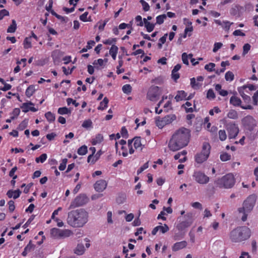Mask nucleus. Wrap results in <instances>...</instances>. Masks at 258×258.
I'll use <instances>...</instances> for the list:
<instances>
[{"label": "nucleus", "instance_id": "obj_60", "mask_svg": "<svg viewBox=\"0 0 258 258\" xmlns=\"http://www.w3.org/2000/svg\"><path fill=\"white\" fill-rule=\"evenodd\" d=\"M182 60L183 63H184L185 64H186V65L189 64V62H188V55L185 52L183 53L182 54Z\"/></svg>", "mask_w": 258, "mask_h": 258}, {"label": "nucleus", "instance_id": "obj_34", "mask_svg": "<svg viewBox=\"0 0 258 258\" xmlns=\"http://www.w3.org/2000/svg\"><path fill=\"white\" fill-rule=\"evenodd\" d=\"M78 154L80 155H84L87 153V147L83 145L78 150Z\"/></svg>", "mask_w": 258, "mask_h": 258}, {"label": "nucleus", "instance_id": "obj_50", "mask_svg": "<svg viewBox=\"0 0 258 258\" xmlns=\"http://www.w3.org/2000/svg\"><path fill=\"white\" fill-rule=\"evenodd\" d=\"M158 230L162 233H165L169 230V227L166 224L164 226H158Z\"/></svg>", "mask_w": 258, "mask_h": 258}, {"label": "nucleus", "instance_id": "obj_20", "mask_svg": "<svg viewBox=\"0 0 258 258\" xmlns=\"http://www.w3.org/2000/svg\"><path fill=\"white\" fill-rule=\"evenodd\" d=\"M35 247V246L32 244L31 240H30L28 244L25 247L24 250L22 253V255L23 256H25L27 253L31 251L32 250H33Z\"/></svg>", "mask_w": 258, "mask_h": 258}, {"label": "nucleus", "instance_id": "obj_9", "mask_svg": "<svg viewBox=\"0 0 258 258\" xmlns=\"http://www.w3.org/2000/svg\"><path fill=\"white\" fill-rule=\"evenodd\" d=\"M175 116L174 115H168L162 118L157 117L155 120L156 124L159 128H162L165 125L171 123L175 119Z\"/></svg>", "mask_w": 258, "mask_h": 258}, {"label": "nucleus", "instance_id": "obj_49", "mask_svg": "<svg viewBox=\"0 0 258 258\" xmlns=\"http://www.w3.org/2000/svg\"><path fill=\"white\" fill-rule=\"evenodd\" d=\"M207 98L208 99H214L215 98V95L213 89H209L207 93Z\"/></svg>", "mask_w": 258, "mask_h": 258}, {"label": "nucleus", "instance_id": "obj_47", "mask_svg": "<svg viewBox=\"0 0 258 258\" xmlns=\"http://www.w3.org/2000/svg\"><path fill=\"white\" fill-rule=\"evenodd\" d=\"M145 27L147 29L148 32H151L154 30L155 27V24H152L150 22L146 23V25L145 26Z\"/></svg>", "mask_w": 258, "mask_h": 258}, {"label": "nucleus", "instance_id": "obj_33", "mask_svg": "<svg viewBox=\"0 0 258 258\" xmlns=\"http://www.w3.org/2000/svg\"><path fill=\"white\" fill-rule=\"evenodd\" d=\"M228 117L231 119H237L238 118V113L234 110H230L227 114Z\"/></svg>", "mask_w": 258, "mask_h": 258}, {"label": "nucleus", "instance_id": "obj_41", "mask_svg": "<svg viewBox=\"0 0 258 258\" xmlns=\"http://www.w3.org/2000/svg\"><path fill=\"white\" fill-rule=\"evenodd\" d=\"M28 120L26 119H25L23 121H22L18 127V130H19L20 131L24 130L27 127L28 125Z\"/></svg>", "mask_w": 258, "mask_h": 258}, {"label": "nucleus", "instance_id": "obj_46", "mask_svg": "<svg viewBox=\"0 0 258 258\" xmlns=\"http://www.w3.org/2000/svg\"><path fill=\"white\" fill-rule=\"evenodd\" d=\"M220 159L222 161H227L231 159V156L227 153H224L220 155Z\"/></svg>", "mask_w": 258, "mask_h": 258}, {"label": "nucleus", "instance_id": "obj_5", "mask_svg": "<svg viewBox=\"0 0 258 258\" xmlns=\"http://www.w3.org/2000/svg\"><path fill=\"white\" fill-rule=\"evenodd\" d=\"M211 146L208 143H204L202 150L201 153L195 156V160L197 163L201 164L207 160L210 153Z\"/></svg>", "mask_w": 258, "mask_h": 258}, {"label": "nucleus", "instance_id": "obj_53", "mask_svg": "<svg viewBox=\"0 0 258 258\" xmlns=\"http://www.w3.org/2000/svg\"><path fill=\"white\" fill-rule=\"evenodd\" d=\"M126 199V197L124 195H121L117 197L116 199V202L119 204L123 203Z\"/></svg>", "mask_w": 258, "mask_h": 258}, {"label": "nucleus", "instance_id": "obj_43", "mask_svg": "<svg viewBox=\"0 0 258 258\" xmlns=\"http://www.w3.org/2000/svg\"><path fill=\"white\" fill-rule=\"evenodd\" d=\"M47 158V155L46 154H41L39 157L36 158L35 161L37 163H39L41 162V163H43Z\"/></svg>", "mask_w": 258, "mask_h": 258}, {"label": "nucleus", "instance_id": "obj_62", "mask_svg": "<svg viewBox=\"0 0 258 258\" xmlns=\"http://www.w3.org/2000/svg\"><path fill=\"white\" fill-rule=\"evenodd\" d=\"M9 210L10 212H12L15 210V206L14 205V202L12 200L8 202Z\"/></svg>", "mask_w": 258, "mask_h": 258}, {"label": "nucleus", "instance_id": "obj_59", "mask_svg": "<svg viewBox=\"0 0 258 258\" xmlns=\"http://www.w3.org/2000/svg\"><path fill=\"white\" fill-rule=\"evenodd\" d=\"M17 170V167L16 166H15L10 171L9 176L11 177H12L13 179H15L17 178V176L14 175V173Z\"/></svg>", "mask_w": 258, "mask_h": 258}, {"label": "nucleus", "instance_id": "obj_16", "mask_svg": "<svg viewBox=\"0 0 258 258\" xmlns=\"http://www.w3.org/2000/svg\"><path fill=\"white\" fill-rule=\"evenodd\" d=\"M134 142V146L136 149H140L141 151L142 150V147H144V145L142 143L141 141V137H135L133 138Z\"/></svg>", "mask_w": 258, "mask_h": 258}, {"label": "nucleus", "instance_id": "obj_52", "mask_svg": "<svg viewBox=\"0 0 258 258\" xmlns=\"http://www.w3.org/2000/svg\"><path fill=\"white\" fill-rule=\"evenodd\" d=\"M104 61L107 62V59H102L101 58H99L97 60H95L93 62V64L95 66L97 65V64H99L100 66H102L104 64Z\"/></svg>", "mask_w": 258, "mask_h": 258}, {"label": "nucleus", "instance_id": "obj_11", "mask_svg": "<svg viewBox=\"0 0 258 258\" xmlns=\"http://www.w3.org/2000/svg\"><path fill=\"white\" fill-rule=\"evenodd\" d=\"M226 128L228 133V136L230 139H234L237 136L239 129L236 124L233 122L227 123Z\"/></svg>", "mask_w": 258, "mask_h": 258}, {"label": "nucleus", "instance_id": "obj_30", "mask_svg": "<svg viewBox=\"0 0 258 258\" xmlns=\"http://www.w3.org/2000/svg\"><path fill=\"white\" fill-rule=\"evenodd\" d=\"M85 251V248L83 244H78L75 250V253L78 255L82 254Z\"/></svg>", "mask_w": 258, "mask_h": 258}, {"label": "nucleus", "instance_id": "obj_21", "mask_svg": "<svg viewBox=\"0 0 258 258\" xmlns=\"http://www.w3.org/2000/svg\"><path fill=\"white\" fill-rule=\"evenodd\" d=\"M186 96V93L184 91H178L174 98L177 102H178L185 99Z\"/></svg>", "mask_w": 258, "mask_h": 258}, {"label": "nucleus", "instance_id": "obj_2", "mask_svg": "<svg viewBox=\"0 0 258 258\" xmlns=\"http://www.w3.org/2000/svg\"><path fill=\"white\" fill-rule=\"evenodd\" d=\"M89 220V213L84 209L73 210L68 213L67 223L74 228H81Z\"/></svg>", "mask_w": 258, "mask_h": 258}, {"label": "nucleus", "instance_id": "obj_7", "mask_svg": "<svg viewBox=\"0 0 258 258\" xmlns=\"http://www.w3.org/2000/svg\"><path fill=\"white\" fill-rule=\"evenodd\" d=\"M89 201V198L85 194H80L73 200L69 207V209H72L77 207L83 206Z\"/></svg>", "mask_w": 258, "mask_h": 258}, {"label": "nucleus", "instance_id": "obj_48", "mask_svg": "<svg viewBox=\"0 0 258 258\" xmlns=\"http://www.w3.org/2000/svg\"><path fill=\"white\" fill-rule=\"evenodd\" d=\"M20 112V110L19 108H15L12 113V114L13 115V116H11V118L12 119H15L19 115Z\"/></svg>", "mask_w": 258, "mask_h": 258}, {"label": "nucleus", "instance_id": "obj_25", "mask_svg": "<svg viewBox=\"0 0 258 258\" xmlns=\"http://www.w3.org/2000/svg\"><path fill=\"white\" fill-rule=\"evenodd\" d=\"M117 51L118 47L115 45H112L109 50V53L114 60L116 59V56L117 53Z\"/></svg>", "mask_w": 258, "mask_h": 258}, {"label": "nucleus", "instance_id": "obj_35", "mask_svg": "<svg viewBox=\"0 0 258 258\" xmlns=\"http://www.w3.org/2000/svg\"><path fill=\"white\" fill-rule=\"evenodd\" d=\"M166 18V15L163 14L156 17V23L159 25L162 24L164 20Z\"/></svg>", "mask_w": 258, "mask_h": 258}, {"label": "nucleus", "instance_id": "obj_44", "mask_svg": "<svg viewBox=\"0 0 258 258\" xmlns=\"http://www.w3.org/2000/svg\"><path fill=\"white\" fill-rule=\"evenodd\" d=\"M251 47V46L248 43L245 44L243 46V52H242V55L243 56L245 55L249 50H250Z\"/></svg>", "mask_w": 258, "mask_h": 258}, {"label": "nucleus", "instance_id": "obj_26", "mask_svg": "<svg viewBox=\"0 0 258 258\" xmlns=\"http://www.w3.org/2000/svg\"><path fill=\"white\" fill-rule=\"evenodd\" d=\"M59 229L53 228L50 230V235L51 237L55 239H59Z\"/></svg>", "mask_w": 258, "mask_h": 258}, {"label": "nucleus", "instance_id": "obj_23", "mask_svg": "<svg viewBox=\"0 0 258 258\" xmlns=\"http://www.w3.org/2000/svg\"><path fill=\"white\" fill-rule=\"evenodd\" d=\"M190 85L193 89L198 90L202 87V83L197 82V81H196V79L195 78H192L190 79Z\"/></svg>", "mask_w": 258, "mask_h": 258}, {"label": "nucleus", "instance_id": "obj_38", "mask_svg": "<svg viewBox=\"0 0 258 258\" xmlns=\"http://www.w3.org/2000/svg\"><path fill=\"white\" fill-rule=\"evenodd\" d=\"M122 90L124 93L129 94L132 91V87L130 84H126L122 87Z\"/></svg>", "mask_w": 258, "mask_h": 258}, {"label": "nucleus", "instance_id": "obj_57", "mask_svg": "<svg viewBox=\"0 0 258 258\" xmlns=\"http://www.w3.org/2000/svg\"><path fill=\"white\" fill-rule=\"evenodd\" d=\"M223 44L221 42H216L214 45V48L213 49V51L214 52H217L220 48H221Z\"/></svg>", "mask_w": 258, "mask_h": 258}, {"label": "nucleus", "instance_id": "obj_58", "mask_svg": "<svg viewBox=\"0 0 258 258\" xmlns=\"http://www.w3.org/2000/svg\"><path fill=\"white\" fill-rule=\"evenodd\" d=\"M123 64V61L120 60L118 62V66L117 67V73L118 74H121L122 73H123L124 71V70L123 69H120L121 67H122Z\"/></svg>", "mask_w": 258, "mask_h": 258}, {"label": "nucleus", "instance_id": "obj_42", "mask_svg": "<svg viewBox=\"0 0 258 258\" xmlns=\"http://www.w3.org/2000/svg\"><path fill=\"white\" fill-rule=\"evenodd\" d=\"M219 137L221 141H225L227 138V135L225 131L224 130H220L219 131Z\"/></svg>", "mask_w": 258, "mask_h": 258}, {"label": "nucleus", "instance_id": "obj_45", "mask_svg": "<svg viewBox=\"0 0 258 258\" xmlns=\"http://www.w3.org/2000/svg\"><path fill=\"white\" fill-rule=\"evenodd\" d=\"M215 67V63L210 62L205 66V69L209 72H212L214 70Z\"/></svg>", "mask_w": 258, "mask_h": 258}, {"label": "nucleus", "instance_id": "obj_10", "mask_svg": "<svg viewBox=\"0 0 258 258\" xmlns=\"http://www.w3.org/2000/svg\"><path fill=\"white\" fill-rule=\"evenodd\" d=\"M161 93L159 87L153 86L150 87L148 91L147 98L152 101H155L159 98Z\"/></svg>", "mask_w": 258, "mask_h": 258}, {"label": "nucleus", "instance_id": "obj_24", "mask_svg": "<svg viewBox=\"0 0 258 258\" xmlns=\"http://www.w3.org/2000/svg\"><path fill=\"white\" fill-rule=\"evenodd\" d=\"M230 103L235 106H239L241 104V101L237 97L233 96L230 98Z\"/></svg>", "mask_w": 258, "mask_h": 258}, {"label": "nucleus", "instance_id": "obj_8", "mask_svg": "<svg viewBox=\"0 0 258 258\" xmlns=\"http://www.w3.org/2000/svg\"><path fill=\"white\" fill-rule=\"evenodd\" d=\"M184 218L185 220L180 222L176 226L177 229L181 232L190 226L193 222V215L191 213H187L185 215Z\"/></svg>", "mask_w": 258, "mask_h": 258}, {"label": "nucleus", "instance_id": "obj_4", "mask_svg": "<svg viewBox=\"0 0 258 258\" xmlns=\"http://www.w3.org/2000/svg\"><path fill=\"white\" fill-rule=\"evenodd\" d=\"M235 183V179L232 173H228L219 178L215 181V183L220 188H231Z\"/></svg>", "mask_w": 258, "mask_h": 258}, {"label": "nucleus", "instance_id": "obj_19", "mask_svg": "<svg viewBox=\"0 0 258 258\" xmlns=\"http://www.w3.org/2000/svg\"><path fill=\"white\" fill-rule=\"evenodd\" d=\"M247 88L246 85H244L242 87L238 88V92L241 95V96L242 97L243 99L245 101H249L250 100V98L249 96L246 95L244 93V90L245 89Z\"/></svg>", "mask_w": 258, "mask_h": 258}, {"label": "nucleus", "instance_id": "obj_56", "mask_svg": "<svg viewBox=\"0 0 258 258\" xmlns=\"http://www.w3.org/2000/svg\"><path fill=\"white\" fill-rule=\"evenodd\" d=\"M92 122L91 120H85L82 124V126L84 128H88L92 126Z\"/></svg>", "mask_w": 258, "mask_h": 258}, {"label": "nucleus", "instance_id": "obj_37", "mask_svg": "<svg viewBox=\"0 0 258 258\" xmlns=\"http://www.w3.org/2000/svg\"><path fill=\"white\" fill-rule=\"evenodd\" d=\"M191 106V103L189 102H186V103L182 105V106L184 107L185 111L186 112H192L194 111V109L192 107H190Z\"/></svg>", "mask_w": 258, "mask_h": 258}, {"label": "nucleus", "instance_id": "obj_15", "mask_svg": "<svg viewBox=\"0 0 258 258\" xmlns=\"http://www.w3.org/2000/svg\"><path fill=\"white\" fill-rule=\"evenodd\" d=\"M187 154V152L185 150H183L180 152H178L176 154L174 158L175 160H179V162L180 163L184 162L186 161L187 158L186 157V155Z\"/></svg>", "mask_w": 258, "mask_h": 258}, {"label": "nucleus", "instance_id": "obj_61", "mask_svg": "<svg viewBox=\"0 0 258 258\" xmlns=\"http://www.w3.org/2000/svg\"><path fill=\"white\" fill-rule=\"evenodd\" d=\"M149 167L148 162L145 163L140 169L137 171V174L141 173L144 170L148 168Z\"/></svg>", "mask_w": 258, "mask_h": 258}, {"label": "nucleus", "instance_id": "obj_6", "mask_svg": "<svg viewBox=\"0 0 258 258\" xmlns=\"http://www.w3.org/2000/svg\"><path fill=\"white\" fill-rule=\"evenodd\" d=\"M257 196L255 194L249 196L243 203V207L238 209L239 212H250L255 204Z\"/></svg>", "mask_w": 258, "mask_h": 258}, {"label": "nucleus", "instance_id": "obj_63", "mask_svg": "<svg viewBox=\"0 0 258 258\" xmlns=\"http://www.w3.org/2000/svg\"><path fill=\"white\" fill-rule=\"evenodd\" d=\"M164 108L166 112L168 111L169 109L171 110L172 109L171 106V101H168L164 105Z\"/></svg>", "mask_w": 258, "mask_h": 258}, {"label": "nucleus", "instance_id": "obj_32", "mask_svg": "<svg viewBox=\"0 0 258 258\" xmlns=\"http://www.w3.org/2000/svg\"><path fill=\"white\" fill-rule=\"evenodd\" d=\"M57 112L61 115L71 114V110L66 107L59 108Z\"/></svg>", "mask_w": 258, "mask_h": 258}, {"label": "nucleus", "instance_id": "obj_31", "mask_svg": "<svg viewBox=\"0 0 258 258\" xmlns=\"http://www.w3.org/2000/svg\"><path fill=\"white\" fill-rule=\"evenodd\" d=\"M35 91V89L34 86L33 85H30V86H29L27 88V89L26 91V93H25L26 95L28 97H30L33 94Z\"/></svg>", "mask_w": 258, "mask_h": 258}, {"label": "nucleus", "instance_id": "obj_27", "mask_svg": "<svg viewBox=\"0 0 258 258\" xmlns=\"http://www.w3.org/2000/svg\"><path fill=\"white\" fill-rule=\"evenodd\" d=\"M103 140V137L101 134H98L92 141V144L95 145L100 143Z\"/></svg>", "mask_w": 258, "mask_h": 258}, {"label": "nucleus", "instance_id": "obj_51", "mask_svg": "<svg viewBox=\"0 0 258 258\" xmlns=\"http://www.w3.org/2000/svg\"><path fill=\"white\" fill-rule=\"evenodd\" d=\"M67 162L68 159L67 158L62 159L61 163L58 167V169L61 171L64 170L66 167V164L67 163Z\"/></svg>", "mask_w": 258, "mask_h": 258}, {"label": "nucleus", "instance_id": "obj_13", "mask_svg": "<svg viewBox=\"0 0 258 258\" xmlns=\"http://www.w3.org/2000/svg\"><path fill=\"white\" fill-rule=\"evenodd\" d=\"M107 185V182L103 179H100L96 182L94 184V188L98 192L103 191Z\"/></svg>", "mask_w": 258, "mask_h": 258}, {"label": "nucleus", "instance_id": "obj_29", "mask_svg": "<svg viewBox=\"0 0 258 258\" xmlns=\"http://www.w3.org/2000/svg\"><path fill=\"white\" fill-rule=\"evenodd\" d=\"M109 100L107 97H105L103 101L100 103L99 106L98 107V110H104L107 106Z\"/></svg>", "mask_w": 258, "mask_h": 258}, {"label": "nucleus", "instance_id": "obj_55", "mask_svg": "<svg viewBox=\"0 0 258 258\" xmlns=\"http://www.w3.org/2000/svg\"><path fill=\"white\" fill-rule=\"evenodd\" d=\"M88 14V12H85L80 16V19L81 21L84 22L91 21L90 17L89 18V19H87V15Z\"/></svg>", "mask_w": 258, "mask_h": 258}, {"label": "nucleus", "instance_id": "obj_54", "mask_svg": "<svg viewBox=\"0 0 258 258\" xmlns=\"http://www.w3.org/2000/svg\"><path fill=\"white\" fill-rule=\"evenodd\" d=\"M140 2L142 4L143 8V10L145 11L146 12V11H148L149 10L150 6L147 3H146L144 0H141L140 1Z\"/></svg>", "mask_w": 258, "mask_h": 258}, {"label": "nucleus", "instance_id": "obj_36", "mask_svg": "<svg viewBox=\"0 0 258 258\" xmlns=\"http://www.w3.org/2000/svg\"><path fill=\"white\" fill-rule=\"evenodd\" d=\"M45 116L47 120L49 122L54 121L55 118V115L50 111L46 112L45 114Z\"/></svg>", "mask_w": 258, "mask_h": 258}, {"label": "nucleus", "instance_id": "obj_28", "mask_svg": "<svg viewBox=\"0 0 258 258\" xmlns=\"http://www.w3.org/2000/svg\"><path fill=\"white\" fill-rule=\"evenodd\" d=\"M17 28V24L15 20H13L11 25L8 27L7 29L8 33H14L15 32Z\"/></svg>", "mask_w": 258, "mask_h": 258}, {"label": "nucleus", "instance_id": "obj_39", "mask_svg": "<svg viewBox=\"0 0 258 258\" xmlns=\"http://www.w3.org/2000/svg\"><path fill=\"white\" fill-rule=\"evenodd\" d=\"M234 74L230 71L227 72L225 74V78L227 81H232L234 79Z\"/></svg>", "mask_w": 258, "mask_h": 258}, {"label": "nucleus", "instance_id": "obj_1", "mask_svg": "<svg viewBox=\"0 0 258 258\" xmlns=\"http://www.w3.org/2000/svg\"><path fill=\"white\" fill-rule=\"evenodd\" d=\"M190 137V131L185 127L177 130L170 139L168 147L172 151H176L186 146Z\"/></svg>", "mask_w": 258, "mask_h": 258}, {"label": "nucleus", "instance_id": "obj_18", "mask_svg": "<svg viewBox=\"0 0 258 258\" xmlns=\"http://www.w3.org/2000/svg\"><path fill=\"white\" fill-rule=\"evenodd\" d=\"M187 245V242L185 241H182L180 242H178L175 243L173 247H172V250L173 251H177L179 249H181L182 248H183L185 247Z\"/></svg>", "mask_w": 258, "mask_h": 258}, {"label": "nucleus", "instance_id": "obj_64", "mask_svg": "<svg viewBox=\"0 0 258 258\" xmlns=\"http://www.w3.org/2000/svg\"><path fill=\"white\" fill-rule=\"evenodd\" d=\"M191 206L195 209H202V205L199 202H196L191 204Z\"/></svg>", "mask_w": 258, "mask_h": 258}, {"label": "nucleus", "instance_id": "obj_14", "mask_svg": "<svg viewBox=\"0 0 258 258\" xmlns=\"http://www.w3.org/2000/svg\"><path fill=\"white\" fill-rule=\"evenodd\" d=\"M30 106H34V104L31 101L23 103L21 108L22 109V111L24 112H27L29 110L33 112H36L38 110L36 108L34 107H30Z\"/></svg>", "mask_w": 258, "mask_h": 258}, {"label": "nucleus", "instance_id": "obj_12", "mask_svg": "<svg viewBox=\"0 0 258 258\" xmlns=\"http://www.w3.org/2000/svg\"><path fill=\"white\" fill-rule=\"evenodd\" d=\"M195 180L199 183L205 184L209 181V177L201 171H196L193 174Z\"/></svg>", "mask_w": 258, "mask_h": 258}, {"label": "nucleus", "instance_id": "obj_40", "mask_svg": "<svg viewBox=\"0 0 258 258\" xmlns=\"http://www.w3.org/2000/svg\"><path fill=\"white\" fill-rule=\"evenodd\" d=\"M30 37H26L24 39L23 44L25 49H28L31 47L32 45L31 41H30Z\"/></svg>", "mask_w": 258, "mask_h": 258}, {"label": "nucleus", "instance_id": "obj_3", "mask_svg": "<svg viewBox=\"0 0 258 258\" xmlns=\"http://www.w3.org/2000/svg\"><path fill=\"white\" fill-rule=\"evenodd\" d=\"M250 236V230L246 226L238 227L232 230L230 239L233 242H240L247 239Z\"/></svg>", "mask_w": 258, "mask_h": 258}, {"label": "nucleus", "instance_id": "obj_17", "mask_svg": "<svg viewBox=\"0 0 258 258\" xmlns=\"http://www.w3.org/2000/svg\"><path fill=\"white\" fill-rule=\"evenodd\" d=\"M21 191L20 189L16 190H9L7 191V195L9 198H13L14 199H17L20 196Z\"/></svg>", "mask_w": 258, "mask_h": 258}, {"label": "nucleus", "instance_id": "obj_22", "mask_svg": "<svg viewBox=\"0 0 258 258\" xmlns=\"http://www.w3.org/2000/svg\"><path fill=\"white\" fill-rule=\"evenodd\" d=\"M59 239L69 237L72 234V232L69 229L59 230Z\"/></svg>", "mask_w": 258, "mask_h": 258}]
</instances>
